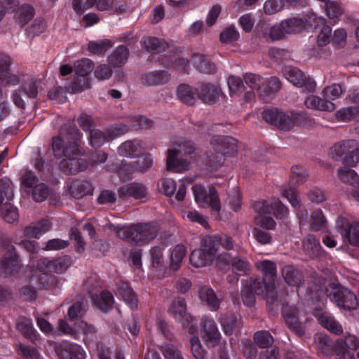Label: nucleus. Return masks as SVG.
I'll return each instance as SVG.
<instances>
[{"mask_svg": "<svg viewBox=\"0 0 359 359\" xmlns=\"http://www.w3.org/2000/svg\"><path fill=\"white\" fill-rule=\"evenodd\" d=\"M344 92L342 86L339 84H333L325 87L321 92L323 97L327 100H334L339 98Z\"/></svg>", "mask_w": 359, "mask_h": 359, "instance_id": "54", "label": "nucleus"}, {"mask_svg": "<svg viewBox=\"0 0 359 359\" xmlns=\"http://www.w3.org/2000/svg\"><path fill=\"white\" fill-rule=\"evenodd\" d=\"M304 104L308 109L318 111H332L336 108L335 104L332 101L313 95L306 98Z\"/></svg>", "mask_w": 359, "mask_h": 359, "instance_id": "21", "label": "nucleus"}, {"mask_svg": "<svg viewBox=\"0 0 359 359\" xmlns=\"http://www.w3.org/2000/svg\"><path fill=\"white\" fill-rule=\"evenodd\" d=\"M3 256L0 259V271L6 274H13L18 272L20 267V262L15 248L9 239L2 242Z\"/></svg>", "mask_w": 359, "mask_h": 359, "instance_id": "7", "label": "nucleus"}, {"mask_svg": "<svg viewBox=\"0 0 359 359\" xmlns=\"http://www.w3.org/2000/svg\"><path fill=\"white\" fill-rule=\"evenodd\" d=\"M309 175L306 170L300 166H293L291 168L290 182L302 184L306 182Z\"/></svg>", "mask_w": 359, "mask_h": 359, "instance_id": "56", "label": "nucleus"}, {"mask_svg": "<svg viewBox=\"0 0 359 359\" xmlns=\"http://www.w3.org/2000/svg\"><path fill=\"white\" fill-rule=\"evenodd\" d=\"M117 292L124 302L132 309H136L137 307V299L127 282L119 280L117 283Z\"/></svg>", "mask_w": 359, "mask_h": 359, "instance_id": "28", "label": "nucleus"}, {"mask_svg": "<svg viewBox=\"0 0 359 359\" xmlns=\"http://www.w3.org/2000/svg\"><path fill=\"white\" fill-rule=\"evenodd\" d=\"M217 251L216 239L213 236H204L201 241L200 248L191 252L190 263L196 268L210 265L215 259Z\"/></svg>", "mask_w": 359, "mask_h": 359, "instance_id": "5", "label": "nucleus"}, {"mask_svg": "<svg viewBox=\"0 0 359 359\" xmlns=\"http://www.w3.org/2000/svg\"><path fill=\"white\" fill-rule=\"evenodd\" d=\"M34 13V9L31 5L24 4L15 11V21L20 26H25L33 18Z\"/></svg>", "mask_w": 359, "mask_h": 359, "instance_id": "35", "label": "nucleus"}, {"mask_svg": "<svg viewBox=\"0 0 359 359\" xmlns=\"http://www.w3.org/2000/svg\"><path fill=\"white\" fill-rule=\"evenodd\" d=\"M69 190L72 196L76 198H81L88 194H92V187L87 181L74 180L69 186Z\"/></svg>", "mask_w": 359, "mask_h": 359, "instance_id": "32", "label": "nucleus"}, {"mask_svg": "<svg viewBox=\"0 0 359 359\" xmlns=\"http://www.w3.org/2000/svg\"><path fill=\"white\" fill-rule=\"evenodd\" d=\"M57 353L60 359H85L83 348L76 344L62 341L59 344Z\"/></svg>", "mask_w": 359, "mask_h": 359, "instance_id": "18", "label": "nucleus"}, {"mask_svg": "<svg viewBox=\"0 0 359 359\" xmlns=\"http://www.w3.org/2000/svg\"><path fill=\"white\" fill-rule=\"evenodd\" d=\"M38 178L31 172L25 170L21 176V188L27 193H30L34 187L38 185Z\"/></svg>", "mask_w": 359, "mask_h": 359, "instance_id": "47", "label": "nucleus"}, {"mask_svg": "<svg viewBox=\"0 0 359 359\" xmlns=\"http://www.w3.org/2000/svg\"><path fill=\"white\" fill-rule=\"evenodd\" d=\"M254 210L262 214H273L276 219H283L288 214V209L278 198L259 201L253 204Z\"/></svg>", "mask_w": 359, "mask_h": 359, "instance_id": "10", "label": "nucleus"}, {"mask_svg": "<svg viewBox=\"0 0 359 359\" xmlns=\"http://www.w3.org/2000/svg\"><path fill=\"white\" fill-rule=\"evenodd\" d=\"M200 299L203 302H205L210 310L216 311L219 309L220 299L217 297L214 290L207 286L200 288Z\"/></svg>", "mask_w": 359, "mask_h": 359, "instance_id": "29", "label": "nucleus"}, {"mask_svg": "<svg viewBox=\"0 0 359 359\" xmlns=\"http://www.w3.org/2000/svg\"><path fill=\"white\" fill-rule=\"evenodd\" d=\"M118 196L123 200L133 198L142 199L147 195V188L142 183L132 182L121 186L118 190Z\"/></svg>", "mask_w": 359, "mask_h": 359, "instance_id": "17", "label": "nucleus"}, {"mask_svg": "<svg viewBox=\"0 0 359 359\" xmlns=\"http://www.w3.org/2000/svg\"><path fill=\"white\" fill-rule=\"evenodd\" d=\"M302 250L311 259L317 258L322 253L319 241L314 235L309 234L302 240Z\"/></svg>", "mask_w": 359, "mask_h": 359, "instance_id": "24", "label": "nucleus"}, {"mask_svg": "<svg viewBox=\"0 0 359 359\" xmlns=\"http://www.w3.org/2000/svg\"><path fill=\"white\" fill-rule=\"evenodd\" d=\"M325 13L330 19H337L344 13V9L337 1H331L325 5Z\"/></svg>", "mask_w": 359, "mask_h": 359, "instance_id": "55", "label": "nucleus"}, {"mask_svg": "<svg viewBox=\"0 0 359 359\" xmlns=\"http://www.w3.org/2000/svg\"><path fill=\"white\" fill-rule=\"evenodd\" d=\"M281 196L286 198L297 210H300L302 208L301 201L298 198L297 191L294 188L287 187V186L282 187Z\"/></svg>", "mask_w": 359, "mask_h": 359, "instance_id": "50", "label": "nucleus"}, {"mask_svg": "<svg viewBox=\"0 0 359 359\" xmlns=\"http://www.w3.org/2000/svg\"><path fill=\"white\" fill-rule=\"evenodd\" d=\"M194 146L190 141L184 142L180 146V149H168L167 152V169L175 172H181L189 169V162L183 158H179L180 154H191L194 151Z\"/></svg>", "mask_w": 359, "mask_h": 359, "instance_id": "6", "label": "nucleus"}, {"mask_svg": "<svg viewBox=\"0 0 359 359\" xmlns=\"http://www.w3.org/2000/svg\"><path fill=\"white\" fill-rule=\"evenodd\" d=\"M214 149L222 156H233L238 151V142L231 137H214L211 142Z\"/></svg>", "mask_w": 359, "mask_h": 359, "instance_id": "16", "label": "nucleus"}, {"mask_svg": "<svg viewBox=\"0 0 359 359\" xmlns=\"http://www.w3.org/2000/svg\"><path fill=\"white\" fill-rule=\"evenodd\" d=\"M337 228L344 239L353 246H359V222L351 223L343 216L337 219Z\"/></svg>", "mask_w": 359, "mask_h": 359, "instance_id": "11", "label": "nucleus"}, {"mask_svg": "<svg viewBox=\"0 0 359 359\" xmlns=\"http://www.w3.org/2000/svg\"><path fill=\"white\" fill-rule=\"evenodd\" d=\"M202 332V338L205 342L215 346L219 344L221 334L219 332L215 320L207 316H203L200 323Z\"/></svg>", "mask_w": 359, "mask_h": 359, "instance_id": "15", "label": "nucleus"}, {"mask_svg": "<svg viewBox=\"0 0 359 359\" xmlns=\"http://www.w3.org/2000/svg\"><path fill=\"white\" fill-rule=\"evenodd\" d=\"M253 339L255 344L260 348H268L273 343V337L266 330L257 331L254 334Z\"/></svg>", "mask_w": 359, "mask_h": 359, "instance_id": "46", "label": "nucleus"}, {"mask_svg": "<svg viewBox=\"0 0 359 359\" xmlns=\"http://www.w3.org/2000/svg\"><path fill=\"white\" fill-rule=\"evenodd\" d=\"M142 151V147L140 142L126 141L118 147V154L123 156H138Z\"/></svg>", "mask_w": 359, "mask_h": 359, "instance_id": "38", "label": "nucleus"}, {"mask_svg": "<svg viewBox=\"0 0 359 359\" xmlns=\"http://www.w3.org/2000/svg\"><path fill=\"white\" fill-rule=\"evenodd\" d=\"M113 44L114 43L109 39L90 41L88 44V50L94 54H104Z\"/></svg>", "mask_w": 359, "mask_h": 359, "instance_id": "48", "label": "nucleus"}, {"mask_svg": "<svg viewBox=\"0 0 359 359\" xmlns=\"http://www.w3.org/2000/svg\"><path fill=\"white\" fill-rule=\"evenodd\" d=\"M186 248L183 245H177L172 250L170 255V268L176 271L181 265V263L186 255Z\"/></svg>", "mask_w": 359, "mask_h": 359, "instance_id": "44", "label": "nucleus"}, {"mask_svg": "<svg viewBox=\"0 0 359 359\" xmlns=\"http://www.w3.org/2000/svg\"><path fill=\"white\" fill-rule=\"evenodd\" d=\"M90 88L89 80L86 76H77L69 86V88L73 93H81Z\"/></svg>", "mask_w": 359, "mask_h": 359, "instance_id": "59", "label": "nucleus"}, {"mask_svg": "<svg viewBox=\"0 0 359 359\" xmlns=\"http://www.w3.org/2000/svg\"><path fill=\"white\" fill-rule=\"evenodd\" d=\"M282 316L290 330L299 336L304 334L305 327L300 321L299 311L295 306L284 304L282 308Z\"/></svg>", "mask_w": 359, "mask_h": 359, "instance_id": "14", "label": "nucleus"}, {"mask_svg": "<svg viewBox=\"0 0 359 359\" xmlns=\"http://www.w3.org/2000/svg\"><path fill=\"white\" fill-rule=\"evenodd\" d=\"M143 79L147 86L163 85L170 80V75L165 71H155L145 74Z\"/></svg>", "mask_w": 359, "mask_h": 359, "instance_id": "34", "label": "nucleus"}, {"mask_svg": "<svg viewBox=\"0 0 359 359\" xmlns=\"http://www.w3.org/2000/svg\"><path fill=\"white\" fill-rule=\"evenodd\" d=\"M177 95L182 102L194 105L198 99V91L189 85L181 84L177 88Z\"/></svg>", "mask_w": 359, "mask_h": 359, "instance_id": "27", "label": "nucleus"}, {"mask_svg": "<svg viewBox=\"0 0 359 359\" xmlns=\"http://www.w3.org/2000/svg\"><path fill=\"white\" fill-rule=\"evenodd\" d=\"M328 297L339 307L346 310H353L358 304L355 294L346 287H333L332 290L329 292Z\"/></svg>", "mask_w": 359, "mask_h": 359, "instance_id": "9", "label": "nucleus"}, {"mask_svg": "<svg viewBox=\"0 0 359 359\" xmlns=\"http://www.w3.org/2000/svg\"><path fill=\"white\" fill-rule=\"evenodd\" d=\"M262 118L278 129L290 130L296 125H303L307 117L302 113L284 112L275 108L267 109L262 113Z\"/></svg>", "mask_w": 359, "mask_h": 359, "instance_id": "2", "label": "nucleus"}, {"mask_svg": "<svg viewBox=\"0 0 359 359\" xmlns=\"http://www.w3.org/2000/svg\"><path fill=\"white\" fill-rule=\"evenodd\" d=\"M93 62L88 58L77 61L74 64V72L78 76H86L93 69Z\"/></svg>", "mask_w": 359, "mask_h": 359, "instance_id": "53", "label": "nucleus"}, {"mask_svg": "<svg viewBox=\"0 0 359 359\" xmlns=\"http://www.w3.org/2000/svg\"><path fill=\"white\" fill-rule=\"evenodd\" d=\"M223 332L226 335H231L241 327V323L233 313H225L219 319Z\"/></svg>", "mask_w": 359, "mask_h": 359, "instance_id": "31", "label": "nucleus"}, {"mask_svg": "<svg viewBox=\"0 0 359 359\" xmlns=\"http://www.w3.org/2000/svg\"><path fill=\"white\" fill-rule=\"evenodd\" d=\"M356 150V141L347 140L334 144L330 149L333 158H344Z\"/></svg>", "mask_w": 359, "mask_h": 359, "instance_id": "25", "label": "nucleus"}, {"mask_svg": "<svg viewBox=\"0 0 359 359\" xmlns=\"http://www.w3.org/2000/svg\"><path fill=\"white\" fill-rule=\"evenodd\" d=\"M256 269L263 275L262 278L254 279V287L257 293L273 291L276 289L277 264L276 262L263 259L255 263Z\"/></svg>", "mask_w": 359, "mask_h": 359, "instance_id": "4", "label": "nucleus"}, {"mask_svg": "<svg viewBox=\"0 0 359 359\" xmlns=\"http://www.w3.org/2000/svg\"><path fill=\"white\" fill-rule=\"evenodd\" d=\"M220 93L221 90L215 85L203 83L198 92V99L205 104H213L218 100Z\"/></svg>", "mask_w": 359, "mask_h": 359, "instance_id": "22", "label": "nucleus"}, {"mask_svg": "<svg viewBox=\"0 0 359 359\" xmlns=\"http://www.w3.org/2000/svg\"><path fill=\"white\" fill-rule=\"evenodd\" d=\"M17 328L25 337L32 340L36 338L31 319L25 317L20 318L17 324Z\"/></svg>", "mask_w": 359, "mask_h": 359, "instance_id": "45", "label": "nucleus"}, {"mask_svg": "<svg viewBox=\"0 0 359 359\" xmlns=\"http://www.w3.org/2000/svg\"><path fill=\"white\" fill-rule=\"evenodd\" d=\"M191 351L196 359H205L206 352L197 336L193 337L189 340Z\"/></svg>", "mask_w": 359, "mask_h": 359, "instance_id": "61", "label": "nucleus"}, {"mask_svg": "<svg viewBox=\"0 0 359 359\" xmlns=\"http://www.w3.org/2000/svg\"><path fill=\"white\" fill-rule=\"evenodd\" d=\"M74 142L65 146L63 140L59 136L52 140V150L55 157L62 159L58 163L59 169L66 175H75L88 168L87 161L81 158V151L78 144L81 133L76 127L70 128Z\"/></svg>", "mask_w": 359, "mask_h": 359, "instance_id": "1", "label": "nucleus"}, {"mask_svg": "<svg viewBox=\"0 0 359 359\" xmlns=\"http://www.w3.org/2000/svg\"><path fill=\"white\" fill-rule=\"evenodd\" d=\"M314 342L319 353L327 355L332 351V343L326 334L323 333L316 334L314 336Z\"/></svg>", "mask_w": 359, "mask_h": 359, "instance_id": "40", "label": "nucleus"}, {"mask_svg": "<svg viewBox=\"0 0 359 359\" xmlns=\"http://www.w3.org/2000/svg\"><path fill=\"white\" fill-rule=\"evenodd\" d=\"M284 0H267L264 4L263 10L266 15H273L283 9Z\"/></svg>", "mask_w": 359, "mask_h": 359, "instance_id": "58", "label": "nucleus"}, {"mask_svg": "<svg viewBox=\"0 0 359 359\" xmlns=\"http://www.w3.org/2000/svg\"><path fill=\"white\" fill-rule=\"evenodd\" d=\"M281 88V83L276 77H271L267 81L262 83L261 97L265 98L277 93Z\"/></svg>", "mask_w": 359, "mask_h": 359, "instance_id": "43", "label": "nucleus"}, {"mask_svg": "<svg viewBox=\"0 0 359 359\" xmlns=\"http://www.w3.org/2000/svg\"><path fill=\"white\" fill-rule=\"evenodd\" d=\"M191 61L194 67L201 73L210 74L215 72V65L205 55L194 53Z\"/></svg>", "mask_w": 359, "mask_h": 359, "instance_id": "30", "label": "nucleus"}, {"mask_svg": "<svg viewBox=\"0 0 359 359\" xmlns=\"http://www.w3.org/2000/svg\"><path fill=\"white\" fill-rule=\"evenodd\" d=\"M359 114V109L357 107H344L337 112V117L342 121H351Z\"/></svg>", "mask_w": 359, "mask_h": 359, "instance_id": "62", "label": "nucleus"}, {"mask_svg": "<svg viewBox=\"0 0 359 359\" xmlns=\"http://www.w3.org/2000/svg\"><path fill=\"white\" fill-rule=\"evenodd\" d=\"M71 264V257L65 255L53 260L41 258L37 262V268L43 273H62L66 271Z\"/></svg>", "mask_w": 359, "mask_h": 359, "instance_id": "12", "label": "nucleus"}, {"mask_svg": "<svg viewBox=\"0 0 359 359\" xmlns=\"http://www.w3.org/2000/svg\"><path fill=\"white\" fill-rule=\"evenodd\" d=\"M92 299L95 306L103 312H107L112 308L114 297L109 292L102 291L99 297L92 296Z\"/></svg>", "mask_w": 359, "mask_h": 359, "instance_id": "39", "label": "nucleus"}, {"mask_svg": "<svg viewBox=\"0 0 359 359\" xmlns=\"http://www.w3.org/2000/svg\"><path fill=\"white\" fill-rule=\"evenodd\" d=\"M337 175L341 182L358 188L354 189L352 192L359 189V176L353 169L346 166L340 167L337 169Z\"/></svg>", "mask_w": 359, "mask_h": 359, "instance_id": "26", "label": "nucleus"}, {"mask_svg": "<svg viewBox=\"0 0 359 359\" xmlns=\"http://www.w3.org/2000/svg\"><path fill=\"white\" fill-rule=\"evenodd\" d=\"M282 25L286 34H295L302 31L305 27L303 20L292 18L282 21Z\"/></svg>", "mask_w": 359, "mask_h": 359, "instance_id": "42", "label": "nucleus"}, {"mask_svg": "<svg viewBox=\"0 0 359 359\" xmlns=\"http://www.w3.org/2000/svg\"><path fill=\"white\" fill-rule=\"evenodd\" d=\"M52 227V223L48 219H43L39 222L27 226L24 229V235L32 238H39L40 236L49 231Z\"/></svg>", "mask_w": 359, "mask_h": 359, "instance_id": "23", "label": "nucleus"}, {"mask_svg": "<svg viewBox=\"0 0 359 359\" xmlns=\"http://www.w3.org/2000/svg\"><path fill=\"white\" fill-rule=\"evenodd\" d=\"M142 48L153 54L159 53L165 51L168 48V44L158 38L152 36H145L141 40Z\"/></svg>", "mask_w": 359, "mask_h": 359, "instance_id": "33", "label": "nucleus"}, {"mask_svg": "<svg viewBox=\"0 0 359 359\" xmlns=\"http://www.w3.org/2000/svg\"><path fill=\"white\" fill-rule=\"evenodd\" d=\"M283 75L294 86L301 88L307 92H314L316 88V81L309 76L306 75L299 69L294 67L284 68Z\"/></svg>", "mask_w": 359, "mask_h": 359, "instance_id": "8", "label": "nucleus"}, {"mask_svg": "<svg viewBox=\"0 0 359 359\" xmlns=\"http://www.w3.org/2000/svg\"><path fill=\"white\" fill-rule=\"evenodd\" d=\"M128 55V49L125 46H118L114 52L109 55L108 57L109 62L114 67H121L127 62Z\"/></svg>", "mask_w": 359, "mask_h": 359, "instance_id": "37", "label": "nucleus"}, {"mask_svg": "<svg viewBox=\"0 0 359 359\" xmlns=\"http://www.w3.org/2000/svg\"><path fill=\"white\" fill-rule=\"evenodd\" d=\"M161 351L165 359H184L182 352L173 344L162 345Z\"/></svg>", "mask_w": 359, "mask_h": 359, "instance_id": "57", "label": "nucleus"}, {"mask_svg": "<svg viewBox=\"0 0 359 359\" xmlns=\"http://www.w3.org/2000/svg\"><path fill=\"white\" fill-rule=\"evenodd\" d=\"M192 189L194 194L195 200L201 206H205V205L208 204V198L209 205L212 208V209L217 212H218L220 210V201L215 187H210L208 196L207 195L204 189L199 184H195L194 186H193Z\"/></svg>", "mask_w": 359, "mask_h": 359, "instance_id": "13", "label": "nucleus"}, {"mask_svg": "<svg viewBox=\"0 0 359 359\" xmlns=\"http://www.w3.org/2000/svg\"><path fill=\"white\" fill-rule=\"evenodd\" d=\"M158 226L153 223H139L118 230V237L138 245L149 243L158 235Z\"/></svg>", "mask_w": 359, "mask_h": 359, "instance_id": "3", "label": "nucleus"}, {"mask_svg": "<svg viewBox=\"0 0 359 359\" xmlns=\"http://www.w3.org/2000/svg\"><path fill=\"white\" fill-rule=\"evenodd\" d=\"M326 227V219L320 209L313 211L311 217V229L318 231Z\"/></svg>", "mask_w": 359, "mask_h": 359, "instance_id": "49", "label": "nucleus"}, {"mask_svg": "<svg viewBox=\"0 0 359 359\" xmlns=\"http://www.w3.org/2000/svg\"><path fill=\"white\" fill-rule=\"evenodd\" d=\"M231 267L237 276H245L250 273L251 264L247 259L236 256L233 257Z\"/></svg>", "mask_w": 359, "mask_h": 359, "instance_id": "41", "label": "nucleus"}, {"mask_svg": "<svg viewBox=\"0 0 359 359\" xmlns=\"http://www.w3.org/2000/svg\"><path fill=\"white\" fill-rule=\"evenodd\" d=\"M105 130L108 137V140L111 141L126 134L128 131V127L125 124L120 123L111 126L107 128Z\"/></svg>", "mask_w": 359, "mask_h": 359, "instance_id": "63", "label": "nucleus"}, {"mask_svg": "<svg viewBox=\"0 0 359 359\" xmlns=\"http://www.w3.org/2000/svg\"><path fill=\"white\" fill-rule=\"evenodd\" d=\"M242 299L244 304L248 306H252L255 303V289L254 287V280L250 284L244 285L242 291Z\"/></svg>", "mask_w": 359, "mask_h": 359, "instance_id": "51", "label": "nucleus"}, {"mask_svg": "<svg viewBox=\"0 0 359 359\" xmlns=\"http://www.w3.org/2000/svg\"><path fill=\"white\" fill-rule=\"evenodd\" d=\"M33 199L36 202H41L46 199L49 194L48 187L43 183H39L34 187L30 192Z\"/></svg>", "mask_w": 359, "mask_h": 359, "instance_id": "64", "label": "nucleus"}, {"mask_svg": "<svg viewBox=\"0 0 359 359\" xmlns=\"http://www.w3.org/2000/svg\"><path fill=\"white\" fill-rule=\"evenodd\" d=\"M89 140L91 146L95 148L100 147L105 142L109 141L106 130L102 131L95 128L90 130Z\"/></svg>", "mask_w": 359, "mask_h": 359, "instance_id": "52", "label": "nucleus"}, {"mask_svg": "<svg viewBox=\"0 0 359 359\" xmlns=\"http://www.w3.org/2000/svg\"><path fill=\"white\" fill-rule=\"evenodd\" d=\"M227 84L231 96L239 95L245 88L242 79L235 76H230L229 77Z\"/></svg>", "mask_w": 359, "mask_h": 359, "instance_id": "60", "label": "nucleus"}, {"mask_svg": "<svg viewBox=\"0 0 359 359\" xmlns=\"http://www.w3.org/2000/svg\"><path fill=\"white\" fill-rule=\"evenodd\" d=\"M285 282L290 286L299 287L304 283L302 272L293 265H285L281 270Z\"/></svg>", "mask_w": 359, "mask_h": 359, "instance_id": "19", "label": "nucleus"}, {"mask_svg": "<svg viewBox=\"0 0 359 359\" xmlns=\"http://www.w3.org/2000/svg\"><path fill=\"white\" fill-rule=\"evenodd\" d=\"M168 313L179 323L185 318L191 320V315L187 312V304L184 298H175L170 304Z\"/></svg>", "mask_w": 359, "mask_h": 359, "instance_id": "20", "label": "nucleus"}, {"mask_svg": "<svg viewBox=\"0 0 359 359\" xmlns=\"http://www.w3.org/2000/svg\"><path fill=\"white\" fill-rule=\"evenodd\" d=\"M318 320L323 327L335 334H341L343 332L341 325L330 314L322 313L318 316Z\"/></svg>", "mask_w": 359, "mask_h": 359, "instance_id": "36", "label": "nucleus"}]
</instances>
